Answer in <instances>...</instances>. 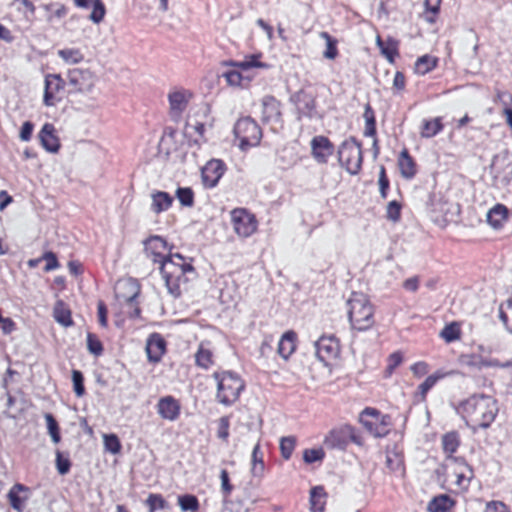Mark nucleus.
<instances>
[{
	"label": "nucleus",
	"mask_w": 512,
	"mask_h": 512,
	"mask_svg": "<svg viewBox=\"0 0 512 512\" xmlns=\"http://www.w3.org/2000/svg\"><path fill=\"white\" fill-rule=\"evenodd\" d=\"M201 142L199 140H185L183 137V140L180 144V150L185 153L184 156H178L177 160L179 161H192L196 158L198 151L200 149Z\"/></svg>",
	"instance_id": "obj_33"
},
{
	"label": "nucleus",
	"mask_w": 512,
	"mask_h": 512,
	"mask_svg": "<svg viewBox=\"0 0 512 512\" xmlns=\"http://www.w3.org/2000/svg\"><path fill=\"white\" fill-rule=\"evenodd\" d=\"M449 477L455 480L458 488L465 490L468 488L473 478L472 468L464 461L454 460L449 468Z\"/></svg>",
	"instance_id": "obj_16"
},
{
	"label": "nucleus",
	"mask_w": 512,
	"mask_h": 512,
	"mask_svg": "<svg viewBox=\"0 0 512 512\" xmlns=\"http://www.w3.org/2000/svg\"><path fill=\"white\" fill-rule=\"evenodd\" d=\"M327 494L320 486L314 487L310 491V511L324 512L326 506Z\"/></svg>",
	"instance_id": "obj_30"
},
{
	"label": "nucleus",
	"mask_w": 512,
	"mask_h": 512,
	"mask_svg": "<svg viewBox=\"0 0 512 512\" xmlns=\"http://www.w3.org/2000/svg\"><path fill=\"white\" fill-rule=\"evenodd\" d=\"M158 413L164 420L174 421L180 414V403L171 396L161 398L157 405Z\"/></svg>",
	"instance_id": "obj_20"
},
{
	"label": "nucleus",
	"mask_w": 512,
	"mask_h": 512,
	"mask_svg": "<svg viewBox=\"0 0 512 512\" xmlns=\"http://www.w3.org/2000/svg\"><path fill=\"white\" fill-rule=\"evenodd\" d=\"M442 378V375L440 374H434V375H430L428 376L425 381L420 385V392H421V395L424 397L427 393V391L432 388L435 383L440 379Z\"/></svg>",
	"instance_id": "obj_61"
},
{
	"label": "nucleus",
	"mask_w": 512,
	"mask_h": 512,
	"mask_svg": "<svg viewBox=\"0 0 512 512\" xmlns=\"http://www.w3.org/2000/svg\"><path fill=\"white\" fill-rule=\"evenodd\" d=\"M11 507L17 512H22L29 497V488L22 484H15L8 492Z\"/></svg>",
	"instance_id": "obj_23"
},
{
	"label": "nucleus",
	"mask_w": 512,
	"mask_h": 512,
	"mask_svg": "<svg viewBox=\"0 0 512 512\" xmlns=\"http://www.w3.org/2000/svg\"><path fill=\"white\" fill-rule=\"evenodd\" d=\"M499 319L502 322L505 329L512 334V299L506 302V306L501 305L499 307Z\"/></svg>",
	"instance_id": "obj_41"
},
{
	"label": "nucleus",
	"mask_w": 512,
	"mask_h": 512,
	"mask_svg": "<svg viewBox=\"0 0 512 512\" xmlns=\"http://www.w3.org/2000/svg\"><path fill=\"white\" fill-rule=\"evenodd\" d=\"M58 56L67 65H77L84 59L83 54L78 49L66 48L58 51Z\"/></svg>",
	"instance_id": "obj_39"
},
{
	"label": "nucleus",
	"mask_w": 512,
	"mask_h": 512,
	"mask_svg": "<svg viewBox=\"0 0 512 512\" xmlns=\"http://www.w3.org/2000/svg\"><path fill=\"white\" fill-rule=\"evenodd\" d=\"M151 210L159 215L166 212L173 204V197L164 191H154L150 195Z\"/></svg>",
	"instance_id": "obj_25"
},
{
	"label": "nucleus",
	"mask_w": 512,
	"mask_h": 512,
	"mask_svg": "<svg viewBox=\"0 0 512 512\" xmlns=\"http://www.w3.org/2000/svg\"><path fill=\"white\" fill-rule=\"evenodd\" d=\"M145 253L154 263L160 264V272L165 280L168 292L177 297L181 287L188 281L186 274L193 272V266L182 255L171 254L166 240L152 236L144 242Z\"/></svg>",
	"instance_id": "obj_1"
},
{
	"label": "nucleus",
	"mask_w": 512,
	"mask_h": 512,
	"mask_svg": "<svg viewBox=\"0 0 512 512\" xmlns=\"http://www.w3.org/2000/svg\"><path fill=\"white\" fill-rule=\"evenodd\" d=\"M229 419L228 417H222L219 421L218 436L222 440H226L229 435Z\"/></svg>",
	"instance_id": "obj_64"
},
{
	"label": "nucleus",
	"mask_w": 512,
	"mask_h": 512,
	"mask_svg": "<svg viewBox=\"0 0 512 512\" xmlns=\"http://www.w3.org/2000/svg\"><path fill=\"white\" fill-rule=\"evenodd\" d=\"M397 165L400 175L405 179H412L416 175V165L407 149H402L399 153Z\"/></svg>",
	"instance_id": "obj_27"
},
{
	"label": "nucleus",
	"mask_w": 512,
	"mask_h": 512,
	"mask_svg": "<svg viewBox=\"0 0 512 512\" xmlns=\"http://www.w3.org/2000/svg\"><path fill=\"white\" fill-rule=\"evenodd\" d=\"M443 130L442 118L436 117L434 119L424 120L422 123L420 136L424 139L435 137Z\"/></svg>",
	"instance_id": "obj_31"
},
{
	"label": "nucleus",
	"mask_w": 512,
	"mask_h": 512,
	"mask_svg": "<svg viewBox=\"0 0 512 512\" xmlns=\"http://www.w3.org/2000/svg\"><path fill=\"white\" fill-rule=\"evenodd\" d=\"M492 185L496 187L507 185L512 179V163L494 161L490 167Z\"/></svg>",
	"instance_id": "obj_18"
},
{
	"label": "nucleus",
	"mask_w": 512,
	"mask_h": 512,
	"mask_svg": "<svg viewBox=\"0 0 512 512\" xmlns=\"http://www.w3.org/2000/svg\"><path fill=\"white\" fill-rule=\"evenodd\" d=\"M178 504L182 511H196L198 509V500L193 495H183L178 498Z\"/></svg>",
	"instance_id": "obj_50"
},
{
	"label": "nucleus",
	"mask_w": 512,
	"mask_h": 512,
	"mask_svg": "<svg viewBox=\"0 0 512 512\" xmlns=\"http://www.w3.org/2000/svg\"><path fill=\"white\" fill-rule=\"evenodd\" d=\"M443 450L448 455H452L459 447V436L455 432H449L442 438Z\"/></svg>",
	"instance_id": "obj_43"
},
{
	"label": "nucleus",
	"mask_w": 512,
	"mask_h": 512,
	"mask_svg": "<svg viewBox=\"0 0 512 512\" xmlns=\"http://www.w3.org/2000/svg\"><path fill=\"white\" fill-rule=\"evenodd\" d=\"M455 502L453 499H451L447 495H440L437 497H434L429 505H428V511L429 512H448L452 509Z\"/></svg>",
	"instance_id": "obj_35"
},
{
	"label": "nucleus",
	"mask_w": 512,
	"mask_h": 512,
	"mask_svg": "<svg viewBox=\"0 0 512 512\" xmlns=\"http://www.w3.org/2000/svg\"><path fill=\"white\" fill-rule=\"evenodd\" d=\"M295 443H296V440L294 437L288 436V437L281 438L280 451H281L282 457L285 460H288L291 457L293 450L295 448Z\"/></svg>",
	"instance_id": "obj_49"
},
{
	"label": "nucleus",
	"mask_w": 512,
	"mask_h": 512,
	"mask_svg": "<svg viewBox=\"0 0 512 512\" xmlns=\"http://www.w3.org/2000/svg\"><path fill=\"white\" fill-rule=\"evenodd\" d=\"M40 142L43 148L50 152L56 153L60 148L59 138L56 136L55 128L50 123H45L39 133Z\"/></svg>",
	"instance_id": "obj_21"
},
{
	"label": "nucleus",
	"mask_w": 512,
	"mask_h": 512,
	"mask_svg": "<svg viewBox=\"0 0 512 512\" xmlns=\"http://www.w3.org/2000/svg\"><path fill=\"white\" fill-rule=\"evenodd\" d=\"M234 135L239 140L241 149L258 145L262 137L260 127L250 118H243L236 122Z\"/></svg>",
	"instance_id": "obj_6"
},
{
	"label": "nucleus",
	"mask_w": 512,
	"mask_h": 512,
	"mask_svg": "<svg viewBox=\"0 0 512 512\" xmlns=\"http://www.w3.org/2000/svg\"><path fill=\"white\" fill-rule=\"evenodd\" d=\"M334 146L327 137L315 136L311 140V154L318 164H326L333 155Z\"/></svg>",
	"instance_id": "obj_15"
},
{
	"label": "nucleus",
	"mask_w": 512,
	"mask_h": 512,
	"mask_svg": "<svg viewBox=\"0 0 512 512\" xmlns=\"http://www.w3.org/2000/svg\"><path fill=\"white\" fill-rule=\"evenodd\" d=\"M260 447L256 445L252 452V471L261 474L264 470L262 457L259 455Z\"/></svg>",
	"instance_id": "obj_56"
},
{
	"label": "nucleus",
	"mask_w": 512,
	"mask_h": 512,
	"mask_svg": "<svg viewBox=\"0 0 512 512\" xmlns=\"http://www.w3.org/2000/svg\"><path fill=\"white\" fill-rule=\"evenodd\" d=\"M440 337L447 343L457 341L461 338V329L458 322H451L444 326Z\"/></svg>",
	"instance_id": "obj_40"
},
{
	"label": "nucleus",
	"mask_w": 512,
	"mask_h": 512,
	"mask_svg": "<svg viewBox=\"0 0 512 512\" xmlns=\"http://www.w3.org/2000/svg\"><path fill=\"white\" fill-rule=\"evenodd\" d=\"M217 381V398L223 405L236 401L244 387L242 380L231 373L215 374Z\"/></svg>",
	"instance_id": "obj_4"
},
{
	"label": "nucleus",
	"mask_w": 512,
	"mask_h": 512,
	"mask_svg": "<svg viewBox=\"0 0 512 512\" xmlns=\"http://www.w3.org/2000/svg\"><path fill=\"white\" fill-rule=\"evenodd\" d=\"M441 3H442V0H424L423 1V6H424L423 16H424V20L428 24L436 23L437 18L440 13Z\"/></svg>",
	"instance_id": "obj_34"
},
{
	"label": "nucleus",
	"mask_w": 512,
	"mask_h": 512,
	"mask_svg": "<svg viewBox=\"0 0 512 512\" xmlns=\"http://www.w3.org/2000/svg\"><path fill=\"white\" fill-rule=\"evenodd\" d=\"M56 466L61 475L66 474L70 469V461L60 451L56 452Z\"/></svg>",
	"instance_id": "obj_60"
},
{
	"label": "nucleus",
	"mask_w": 512,
	"mask_h": 512,
	"mask_svg": "<svg viewBox=\"0 0 512 512\" xmlns=\"http://www.w3.org/2000/svg\"><path fill=\"white\" fill-rule=\"evenodd\" d=\"M72 382L75 394L78 397H82L84 395L85 389L83 385V376L80 371H72Z\"/></svg>",
	"instance_id": "obj_54"
},
{
	"label": "nucleus",
	"mask_w": 512,
	"mask_h": 512,
	"mask_svg": "<svg viewBox=\"0 0 512 512\" xmlns=\"http://www.w3.org/2000/svg\"><path fill=\"white\" fill-rule=\"evenodd\" d=\"M403 357L401 353L394 352L389 356L388 359V366L386 369V373L388 376H390L393 371L402 363Z\"/></svg>",
	"instance_id": "obj_59"
},
{
	"label": "nucleus",
	"mask_w": 512,
	"mask_h": 512,
	"mask_svg": "<svg viewBox=\"0 0 512 512\" xmlns=\"http://www.w3.org/2000/svg\"><path fill=\"white\" fill-rule=\"evenodd\" d=\"M196 362L201 367H208L211 363V354L207 350L200 349L196 355Z\"/></svg>",
	"instance_id": "obj_62"
},
{
	"label": "nucleus",
	"mask_w": 512,
	"mask_h": 512,
	"mask_svg": "<svg viewBox=\"0 0 512 512\" xmlns=\"http://www.w3.org/2000/svg\"><path fill=\"white\" fill-rule=\"evenodd\" d=\"M508 219V209L502 204H496L486 215L488 225L494 230H501Z\"/></svg>",
	"instance_id": "obj_22"
},
{
	"label": "nucleus",
	"mask_w": 512,
	"mask_h": 512,
	"mask_svg": "<svg viewBox=\"0 0 512 512\" xmlns=\"http://www.w3.org/2000/svg\"><path fill=\"white\" fill-rule=\"evenodd\" d=\"M116 292V299L118 301V304L120 308L127 306L129 308L128 315L131 318H138L140 317V308L135 303V300L139 296L140 288L139 285L132 281L127 280L124 282L119 283L118 288Z\"/></svg>",
	"instance_id": "obj_7"
},
{
	"label": "nucleus",
	"mask_w": 512,
	"mask_h": 512,
	"mask_svg": "<svg viewBox=\"0 0 512 512\" xmlns=\"http://www.w3.org/2000/svg\"><path fill=\"white\" fill-rule=\"evenodd\" d=\"M104 449L113 454L117 455L121 451V443L116 434H104L103 435Z\"/></svg>",
	"instance_id": "obj_45"
},
{
	"label": "nucleus",
	"mask_w": 512,
	"mask_h": 512,
	"mask_svg": "<svg viewBox=\"0 0 512 512\" xmlns=\"http://www.w3.org/2000/svg\"><path fill=\"white\" fill-rule=\"evenodd\" d=\"M146 503L149 507V512L164 509L166 505L165 500L158 494H150L147 497Z\"/></svg>",
	"instance_id": "obj_51"
},
{
	"label": "nucleus",
	"mask_w": 512,
	"mask_h": 512,
	"mask_svg": "<svg viewBox=\"0 0 512 512\" xmlns=\"http://www.w3.org/2000/svg\"><path fill=\"white\" fill-rule=\"evenodd\" d=\"M324 450L322 448L307 449L303 452V460L306 463H313L324 458Z\"/></svg>",
	"instance_id": "obj_53"
},
{
	"label": "nucleus",
	"mask_w": 512,
	"mask_h": 512,
	"mask_svg": "<svg viewBox=\"0 0 512 512\" xmlns=\"http://www.w3.org/2000/svg\"><path fill=\"white\" fill-rule=\"evenodd\" d=\"M68 84L77 93L90 92L96 83V75L89 68H74L67 72Z\"/></svg>",
	"instance_id": "obj_10"
},
{
	"label": "nucleus",
	"mask_w": 512,
	"mask_h": 512,
	"mask_svg": "<svg viewBox=\"0 0 512 512\" xmlns=\"http://www.w3.org/2000/svg\"><path fill=\"white\" fill-rule=\"evenodd\" d=\"M263 120L266 122H276L280 118V107L278 102L270 98L263 102Z\"/></svg>",
	"instance_id": "obj_36"
},
{
	"label": "nucleus",
	"mask_w": 512,
	"mask_h": 512,
	"mask_svg": "<svg viewBox=\"0 0 512 512\" xmlns=\"http://www.w3.org/2000/svg\"><path fill=\"white\" fill-rule=\"evenodd\" d=\"M230 221L235 235L240 239L249 238L258 230L256 216L245 208L232 209L230 211Z\"/></svg>",
	"instance_id": "obj_5"
},
{
	"label": "nucleus",
	"mask_w": 512,
	"mask_h": 512,
	"mask_svg": "<svg viewBox=\"0 0 512 512\" xmlns=\"http://www.w3.org/2000/svg\"><path fill=\"white\" fill-rule=\"evenodd\" d=\"M65 87V82L60 74H48L44 79V95L43 103L46 107L55 106L57 94L62 92Z\"/></svg>",
	"instance_id": "obj_14"
},
{
	"label": "nucleus",
	"mask_w": 512,
	"mask_h": 512,
	"mask_svg": "<svg viewBox=\"0 0 512 512\" xmlns=\"http://www.w3.org/2000/svg\"><path fill=\"white\" fill-rule=\"evenodd\" d=\"M343 427L338 430H333L329 433L326 438V443L330 444L333 447H342L346 444L347 436L342 433Z\"/></svg>",
	"instance_id": "obj_47"
},
{
	"label": "nucleus",
	"mask_w": 512,
	"mask_h": 512,
	"mask_svg": "<svg viewBox=\"0 0 512 512\" xmlns=\"http://www.w3.org/2000/svg\"><path fill=\"white\" fill-rule=\"evenodd\" d=\"M348 321L352 329L363 332L374 325V308L367 295L352 293L347 300Z\"/></svg>",
	"instance_id": "obj_3"
},
{
	"label": "nucleus",
	"mask_w": 512,
	"mask_h": 512,
	"mask_svg": "<svg viewBox=\"0 0 512 512\" xmlns=\"http://www.w3.org/2000/svg\"><path fill=\"white\" fill-rule=\"evenodd\" d=\"M223 77L226 80L228 86L233 88H241L243 87L244 81H250L249 78H245L239 71L231 70L227 71L223 74Z\"/></svg>",
	"instance_id": "obj_44"
},
{
	"label": "nucleus",
	"mask_w": 512,
	"mask_h": 512,
	"mask_svg": "<svg viewBox=\"0 0 512 512\" xmlns=\"http://www.w3.org/2000/svg\"><path fill=\"white\" fill-rule=\"evenodd\" d=\"M293 100L299 118H312L316 115V104L311 95L300 91L294 95Z\"/></svg>",
	"instance_id": "obj_19"
},
{
	"label": "nucleus",
	"mask_w": 512,
	"mask_h": 512,
	"mask_svg": "<svg viewBox=\"0 0 512 512\" xmlns=\"http://www.w3.org/2000/svg\"><path fill=\"white\" fill-rule=\"evenodd\" d=\"M365 118H366V135L375 136L376 128H375V120L373 116V112L369 106L366 107L365 110Z\"/></svg>",
	"instance_id": "obj_58"
},
{
	"label": "nucleus",
	"mask_w": 512,
	"mask_h": 512,
	"mask_svg": "<svg viewBox=\"0 0 512 512\" xmlns=\"http://www.w3.org/2000/svg\"><path fill=\"white\" fill-rule=\"evenodd\" d=\"M74 4L81 9L92 8L90 20L94 23H100L105 15V8L101 0H73Z\"/></svg>",
	"instance_id": "obj_26"
},
{
	"label": "nucleus",
	"mask_w": 512,
	"mask_h": 512,
	"mask_svg": "<svg viewBox=\"0 0 512 512\" xmlns=\"http://www.w3.org/2000/svg\"><path fill=\"white\" fill-rule=\"evenodd\" d=\"M380 51L390 63H394L395 58L398 56V41L393 38H388Z\"/></svg>",
	"instance_id": "obj_42"
},
{
	"label": "nucleus",
	"mask_w": 512,
	"mask_h": 512,
	"mask_svg": "<svg viewBox=\"0 0 512 512\" xmlns=\"http://www.w3.org/2000/svg\"><path fill=\"white\" fill-rule=\"evenodd\" d=\"M296 334L293 331L285 332L278 343V354L282 359L288 360L296 348Z\"/></svg>",
	"instance_id": "obj_28"
},
{
	"label": "nucleus",
	"mask_w": 512,
	"mask_h": 512,
	"mask_svg": "<svg viewBox=\"0 0 512 512\" xmlns=\"http://www.w3.org/2000/svg\"><path fill=\"white\" fill-rule=\"evenodd\" d=\"M224 173V165L220 160H210L201 170L202 183L205 187L212 188L220 180Z\"/></svg>",
	"instance_id": "obj_17"
},
{
	"label": "nucleus",
	"mask_w": 512,
	"mask_h": 512,
	"mask_svg": "<svg viewBox=\"0 0 512 512\" xmlns=\"http://www.w3.org/2000/svg\"><path fill=\"white\" fill-rule=\"evenodd\" d=\"M386 465L388 469L394 473L396 476L402 478L405 475V468H404V462L402 457L393 452L388 453L386 456Z\"/></svg>",
	"instance_id": "obj_38"
},
{
	"label": "nucleus",
	"mask_w": 512,
	"mask_h": 512,
	"mask_svg": "<svg viewBox=\"0 0 512 512\" xmlns=\"http://www.w3.org/2000/svg\"><path fill=\"white\" fill-rule=\"evenodd\" d=\"M166 350V343L162 337L153 334L147 341L146 353L147 357L152 362H158L164 355Z\"/></svg>",
	"instance_id": "obj_24"
},
{
	"label": "nucleus",
	"mask_w": 512,
	"mask_h": 512,
	"mask_svg": "<svg viewBox=\"0 0 512 512\" xmlns=\"http://www.w3.org/2000/svg\"><path fill=\"white\" fill-rule=\"evenodd\" d=\"M167 99L171 117L179 119L193 99V93L185 88L174 89L169 92Z\"/></svg>",
	"instance_id": "obj_12"
},
{
	"label": "nucleus",
	"mask_w": 512,
	"mask_h": 512,
	"mask_svg": "<svg viewBox=\"0 0 512 512\" xmlns=\"http://www.w3.org/2000/svg\"><path fill=\"white\" fill-rule=\"evenodd\" d=\"M261 53H254L246 55L244 60L239 62V64L236 65V68L240 70H248L251 68H258V69H267L269 68V65L261 62Z\"/></svg>",
	"instance_id": "obj_37"
},
{
	"label": "nucleus",
	"mask_w": 512,
	"mask_h": 512,
	"mask_svg": "<svg viewBox=\"0 0 512 512\" xmlns=\"http://www.w3.org/2000/svg\"><path fill=\"white\" fill-rule=\"evenodd\" d=\"M316 356L326 366H332L341 354V346L334 336H322L315 342Z\"/></svg>",
	"instance_id": "obj_9"
},
{
	"label": "nucleus",
	"mask_w": 512,
	"mask_h": 512,
	"mask_svg": "<svg viewBox=\"0 0 512 512\" xmlns=\"http://www.w3.org/2000/svg\"><path fill=\"white\" fill-rule=\"evenodd\" d=\"M457 411L467 426L476 430L489 427L498 413V408L494 398L477 394L460 402Z\"/></svg>",
	"instance_id": "obj_2"
},
{
	"label": "nucleus",
	"mask_w": 512,
	"mask_h": 512,
	"mask_svg": "<svg viewBox=\"0 0 512 512\" xmlns=\"http://www.w3.org/2000/svg\"><path fill=\"white\" fill-rule=\"evenodd\" d=\"M53 316L55 321L63 327L67 328L73 325L71 310L61 300L55 303Z\"/></svg>",
	"instance_id": "obj_29"
},
{
	"label": "nucleus",
	"mask_w": 512,
	"mask_h": 512,
	"mask_svg": "<svg viewBox=\"0 0 512 512\" xmlns=\"http://www.w3.org/2000/svg\"><path fill=\"white\" fill-rule=\"evenodd\" d=\"M183 137V135L177 133L173 129L166 131L159 143V153L166 157H172L176 160L178 156H184L185 153H183L179 147Z\"/></svg>",
	"instance_id": "obj_13"
},
{
	"label": "nucleus",
	"mask_w": 512,
	"mask_h": 512,
	"mask_svg": "<svg viewBox=\"0 0 512 512\" xmlns=\"http://www.w3.org/2000/svg\"><path fill=\"white\" fill-rule=\"evenodd\" d=\"M438 59L431 55H423L419 57L414 64V73L419 76H424L431 72L437 66Z\"/></svg>",
	"instance_id": "obj_32"
},
{
	"label": "nucleus",
	"mask_w": 512,
	"mask_h": 512,
	"mask_svg": "<svg viewBox=\"0 0 512 512\" xmlns=\"http://www.w3.org/2000/svg\"><path fill=\"white\" fill-rule=\"evenodd\" d=\"M87 347L89 352L95 356L102 354L103 347L101 342L90 333L87 334Z\"/></svg>",
	"instance_id": "obj_55"
},
{
	"label": "nucleus",
	"mask_w": 512,
	"mask_h": 512,
	"mask_svg": "<svg viewBox=\"0 0 512 512\" xmlns=\"http://www.w3.org/2000/svg\"><path fill=\"white\" fill-rule=\"evenodd\" d=\"M43 259L47 261V264L45 267L46 271H50V270H54V269L58 268L59 263L56 258V255L53 252H51V251L45 252L43 254Z\"/></svg>",
	"instance_id": "obj_63"
},
{
	"label": "nucleus",
	"mask_w": 512,
	"mask_h": 512,
	"mask_svg": "<svg viewBox=\"0 0 512 512\" xmlns=\"http://www.w3.org/2000/svg\"><path fill=\"white\" fill-rule=\"evenodd\" d=\"M401 205L397 201H391L387 205V217L392 222H397L400 218Z\"/></svg>",
	"instance_id": "obj_57"
},
{
	"label": "nucleus",
	"mask_w": 512,
	"mask_h": 512,
	"mask_svg": "<svg viewBox=\"0 0 512 512\" xmlns=\"http://www.w3.org/2000/svg\"><path fill=\"white\" fill-rule=\"evenodd\" d=\"M339 162L351 175L359 172L362 163L360 145L354 140L345 141L341 144L339 151Z\"/></svg>",
	"instance_id": "obj_8"
},
{
	"label": "nucleus",
	"mask_w": 512,
	"mask_h": 512,
	"mask_svg": "<svg viewBox=\"0 0 512 512\" xmlns=\"http://www.w3.org/2000/svg\"><path fill=\"white\" fill-rule=\"evenodd\" d=\"M44 417H45V420L47 423L48 433L51 436L52 441L55 444H58L61 440V437H60L59 428H58V424H57L56 420L49 413L45 414Z\"/></svg>",
	"instance_id": "obj_48"
},
{
	"label": "nucleus",
	"mask_w": 512,
	"mask_h": 512,
	"mask_svg": "<svg viewBox=\"0 0 512 512\" xmlns=\"http://www.w3.org/2000/svg\"><path fill=\"white\" fill-rule=\"evenodd\" d=\"M176 198L183 207H191L194 203V193L189 187L178 188Z\"/></svg>",
	"instance_id": "obj_46"
},
{
	"label": "nucleus",
	"mask_w": 512,
	"mask_h": 512,
	"mask_svg": "<svg viewBox=\"0 0 512 512\" xmlns=\"http://www.w3.org/2000/svg\"><path fill=\"white\" fill-rule=\"evenodd\" d=\"M360 422L375 437L385 436L389 431L386 417L373 408H366L362 411Z\"/></svg>",
	"instance_id": "obj_11"
},
{
	"label": "nucleus",
	"mask_w": 512,
	"mask_h": 512,
	"mask_svg": "<svg viewBox=\"0 0 512 512\" xmlns=\"http://www.w3.org/2000/svg\"><path fill=\"white\" fill-rule=\"evenodd\" d=\"M322 37L326 41V50L324 52V57L329 60H334L338 54L336 42L327 33H322Z\"/></svg>",
	"instance_id": "obj_52"
}]
</instances>
